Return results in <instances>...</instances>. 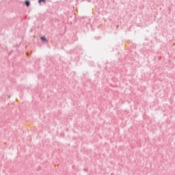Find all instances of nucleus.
<instances>
[{"mask_svg": "<svg viewBox=\"0 0 175 175\" xmlns=\"http://www.w3.org/2000/svg\"><path fill=\"white\" fill-rule=\"evenodd\" d=\"M41 40H44V42H47V40L46 39V37H44V36L41 37Z\"/></svg>", "mask_w": 175, "mask_h": 175, "instance_id": "1", "label": "nucleus"}, {"mask_svg": "<svg viewBox=\"0 0 175 175\" xmlns=\"http://www.w3.org/2000/svg\"><path fill=\"white\" fill-rule=\"evenodd\" d=\"M25 3H26V6H29V1H25Z\"/></svg>", "mask_w": 175, "mask_h": 175, "instance_id": "2", "label": "nucleus"}, {"mask_svg": "<svg viewBox=\"0 0 175 175\" xmlns=\"http://www.w3.org/2000/svg\"><path fill=\"white\" fill-rule=\"evenodd\" d=\"M38 2L39 3H41V2H46V0H39Z\"/></svg>", "mask_w": 175, "mask_h": 175, "instance_id": "3", "label": "nucleus"}]
</instances>
